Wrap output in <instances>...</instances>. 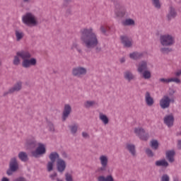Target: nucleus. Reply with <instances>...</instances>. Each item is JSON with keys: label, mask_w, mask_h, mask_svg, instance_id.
Segmentation results:
<instances>
[{"label": "nucleus", "mask_w": 181, "mask_h": 181, "mask_svg": "<svg viewBox=\"0 0 181 181\" xmlns=\"http://www.w3.org/2000/svg\"><path fill=\"white\" fill-rule=\"evenodd\" d=\"M126 149L129 151V153H131L132 156H135V155H136V150H135V145L127 144L126 145Z\"/></svg>", "instance_id": "obj_26"}, {"label": "nucleus", "mask_w": 181, "mask_h": 181, "mask_svg": "<svg viewBox=\"0 0 181 181\" xmlns=\"http://www.w3.org/2000/svg\"><path fill=\"white\" fill-rule=\"evenodd\" d=\"M110 2H112L113 5H117V4H119V0H109Z\"/></svg>", "instance_id": "obj_54"}, {"label": "nucleus", "mask_w": 181, "mask_h": 181, "mask_svg": "<svg viewBox=\"0 0 181 181\" xmlns=\"http://www.w3.org/2000/svg\"><path fill=\"white\" fill-rule=\"evenodd\" d=\"M47 127H48L49 131H50L51 132H54L55 128H54V124H53V122L47 120Z\"/></svg>", "instance_id": "obj_39"}, {"label": "nucleus", "mask_w": 181, "mask_h": 181, "mask_svg": "<svg viewBox=\"0 0 181 181\" xmlns=\"http://www.w3.org/2000/svg\"><path fill=\"white\" fill-rule=\"evenodd\" d=\"M66 168H67V164L66 161L63 159H58L57 161V170L59 173L63 174L64 170H66Z\"/></svg>", "instance_id": "obj_14"}, {"label": "nucleus", "mask_w": 181, "mask_h": 181, "mask_svg": "<svg viewBox=\"0 0 181 181\" xmlns=\"http://www.w3.org/2000/svg\"><path fill=\"white\" fill-rule=\"evenodd\" d=\"M60 156L59 155V153L57 152H52L49 155V159L50 161H49L47 164V172H52L53 170V168L54 166V163H56V160H59Z\"/></svg>", "instance_id": "obj_6"}, {"label": "nucleus", "mask_w": 181, "mask_h": 181, "mask_svg": "<svg viewBox=\"0 0 181 181\" xmlns=\"http://www.w3.org/2000/svg\"><path fill=\"white\" fill-rule=\"evenodd\" d=\"M146 70H148V63L146 61H142L139 64L137 71L142 74Z\"/></svg>", "instance_id": "obj_21"}, {"label": "nucleus", "mask_w": 181, "mask_h": 181, "mask_svg": "<svg viewBox=\"0 0 181 181\" xmlns=\"http://www.w3.org/2000/svg\"><path fill=\"white\" fill-rule=\"evenodd\" d=\"M70 114H71V106L69 104L64 105V110L62 112V119L64 122L69 118Z\"/></svg>", "instance_id": "obj_16"}, {"label": "nucleus", "mask_w": 181, "mask_h": 181, "mask_svg": "<svg viewBox=\"0 0 181 181\" xmlns=\"http://www.w3.org/2000/svg\"><path fill=\"white\" fill-rule=\"evenodd\" d=\"M25 52L26 50H21L16 52V55L14 56V59L13 60L14 66H19V64H21V59L23 61V59L28 57V54H26ZM19 57L21 59H19Z\"/></svg>", "instance_id": "obj_9"}, {"label": "nucleus", "mask_w": 181, "mask_h": 181, "mask_svg": "<svg viewBox=\"0 0 181 181\" xmlns=\"http://www.w3.org/2000/svg\"><path fill=\"white\" fill-rule=\"evenodd\" d=\"M155 165L156 166H163V168H168V166H169V163H168L165 159H163L156 161Z\"/></svg>", "instance_id": "obj_28"}, {"label": "nucleus", "mask_w": 181, "mask_h": 181, "mask_svg": "<svg viewBox=\"0 0 181 181\" xmlns=\"http://www.w3.org/2000/svg\"><path fill=\"white\" fill-rule=\"evenodd\" d=\"M169 180H170V178L169 177V175L168 174H164L161 177L160 181H169Z\"/></svg>", "instance_id": "obj_46"}, {"label": "nucleus", "mask_w": 181, "mask_h": 181, "mask_svg": "<svg viewBox=\"0 0 181 181\" xmlns=\"http://www.w3.org/2000/svg\"><path fill=\"white\" fill-rule=\"evenodd\" d=\"M99 160H100V165H102V166L98 169V172H105L108 166V157L103 155L100 156Z\"/></svg>", "instance_id": "obj_13"}, {"label": "nucleus", "mask_w": 181, "mask_h": 181, "mask_svg": "<svg viewBox=\"0 0 181 181\" xmlns=\"http://www.w3.org/2000/svg\"><path fill=\"white\" fill-rule=\"evenodd\" d=\"M134 134H136L141 141H148V139H149V133L146 132L145 129L142 127L134 128Z\"/></svg>", "instance_id": "obj_8"}, {"label": "nucleus", "mask_w": 181, "mask_h": 181, "mask_svg": "<svg viewBox=\"0 0 181 181\" xmlns=\"http://www.w3.org/2000/svg\"><path fill=\"white\" fill-rule=\"evenodd\" d=\"M8 94H13V92L11 91V88L8 89V91L4 93L3 97H6V95H8Z\"/></svg>", "instance_id": "obj_50"}, {"label": "nucleus", "mask_w": 181, "mask_h": 181, "mask_svg": "<svg viewBox=\"0 0 181 181\" xmlns=\"http://www.w3.org/2000/svg\"><path fill=\"white\" fill-rule=\"evenodd\" d=\"M176 152L175 150H169L165 152V158L170 162V163H173L175 162V156Z\"/></svg>", "instance_id": "obj_19"}, {"label": "nucleus", "mask_w": 181, "mask_h": 181, "mask_svg": "<svg viewBox=\"0 0 181 181\" xmlns=\"http://www.w3.org/2000/svg\"><path fill=\"white\" fill-rule=\"evenodd\" d=\"M129 57L133 60H139V59H142L144 57V53L134 52L129 54Z\"/></svg>", "instance_id": "obj_25"}, {"label": "nucleus", "mask_w": 181, "mask_h": 181, "mask_svg": "<svg viewBox=\"0 0 181 181\" xmlns=\"http://www.w3.org/2000/svg\"><path fill=\"white\" fill-rule=\"evenodd\" d=\"M19 170V163L16 157H13L8 163V168L6 170L7 176H12L13 173H16Z\"/></svg>", "instance_id": "obj_3"}, {"label": "nucleus", "mask_w": 181, "mask_h": 181, "mask_svg": "<svg viewBox=\"0 0 181 181\" xmlns=\"http://www.w3.org/2000/svg\"><path fill=\"white\" fill-rule=\"evenodd\" d=\"M87 74V69L83 66H76L72 69V75L74 77H83Z\"/></svg>", "instance_id": "obj_10"}, {"label": "nucleus", "mask_w": 181, "mask_h": 181, "mask_svg": "<svg viewBox=\"0 0 181 181\" xmlns=\"http://www.w3.org/2000/svg\"><path fill=\"white\" fill-rule=\"evenodd\" d=\"M160 52H161L163 54H169V53L173 52V49L170 47H162L160 49Z\"/></svg>", "instance_id": "obj_33"}, {"label": "nucleus", "mask_w": 181, "mask_h": 181, "mask_svg": "<svg viewBox=\"0 0 181 181\" xmlns=\"http://www.w3.org/2000/svg\"><path fill=\"white\" fill-rule=\"evenodd\" d=\"M163 123L168 128H172L175 125V116H173V114L166 115L163 118Z\"/></svg>", "instance_id": "obj_12"}, {"label": "nucleus", "mask_w": 181, "mask_h": 181, "mask_svg": "<svg viewBox=\"0 0 181 181\" xmlns=\"http://www.w3.org/2000/svg\"><path fill=\"white\" fill-rule=\"evenodd\" d=\"M71 50H74V49H76V50H77V52L80 53V54H83V50L80 47V45L77 44V42H74L71 47Z\"/></svg>", "instance_id": "obj_32"}, {"label": "nucleus", "mask_w": 181, "mask_h": 181, "mask_svg": "<svg viewBox=\"0 0 181 181\" xmlns=\"http://www.w3.org/2000/svg\"><path fill=\"white\" fill-rule=\"evenodd\" d=\"M99 119H100V121H102V122H103L104 125H107L108 122H110V119H108V117H107V115L103 113H100Z\"/></svg>", "instance_id": "obj_31"}, {"label": "nucleus", "mask_w": 181, "mask_h": 181, "mask_svg": "<svg viewBox=\"0 0 181 181\" xmlns=\"http://www.w3.org/2000/svg\"><path fill=\"white\" fill-rule=\"evenodd\" d=\"M95 104V101L94 100H87L83 105L85 108H90V107H93Z\"/></svg>", "instance_id": "obj_37"}, {"label": "nucleus", "mask_w": 181, "mask_h": 181, "mask_svg": "<svg viewBox=\"0 0 181 181\" xmlns=\"http://www.w3.org/2000/svg\"><path fill=\"white\" fill-rule=\"evenodd\" d=\"M108 30V27L107 25H101L100 27V31L102 35H107V32Z\"/></svg>", "instance_id": "obj_40"}, {"label": "nucleus", "mask_w": 181, "mask_h": 181, "mask_svg": "<svg viewBox=\"0 0 181 181\" xmlns=\"http://www.w3.org/2000/svg\"><path fill=\"white\" fill-rule=\"evenodd\" d=\"M105 181H114V177L112 175H107L105 177Z\"/></svg>", "instance_id": "obj_47"}, {"label": "nucleus", "mask_w": 181, "mask_h": 181, "mask_svg": "<svg viewBox=\"0 0 181 181\" xmlns=\"http://www.w3.org/2000/svg\"><path fill=\"white\" fill-rule=\"evenodd\" d=\"M176 16H177V12L176 11V9L173 6H170L169 7L168 13L166 16L168 21H170L171 19H175Z\"/></svg>", "instance_id": "obj_18"}, {"label": "nucleus", "mask_w": 181, "mask_h": 181, "mask_svg": "<svg viewBox=\"0 0 181 181\" xmlns=\"http://www.w3.org/2000/svg\"><path fill=\"white\" fill-rule=\"evenodd\" d=\"M142 74H143V77H144V78H145V80H148V78H151V71H148V69H146V71H144L142 72Z\"/></svg>", "instance_id": "obj_38"}, {"label": "nucleus", "mask_w": 181, "mask_h": 181, "mask_svg": "<svg viewBox=\"0 0 181 181\" xmlns=\"http://www.w3.org/2000/svg\"><path fill=\"white\" fill-rule=\"evenodd\" d=\"M57 177V173L54 172L52 174H51L49 175L50 179H52V180H54V177Z\"/></svg>", "instance_id": "obj_49"}, {"label": "nucleus", "mask_w": 181, "mask_h": 181, "mask_svg": "<svg viewBox=\"0 0 181 181\" xmlns=\"http://www.w3.org/2000/svg\"><path fill=\"white\" fill-rule=\"evenodd\" d=\"M146 153L148 158H153L155 156V153H153L151 148H146Z\"/></svg>", "instance_id": "obj_41"}, {"label": "nucleus", "mask_w": 181, "mask_h": 181, "mask_svg": "<svg viewBox=\"0 0 181 181\" xmlns=\"http://www.w3.org/2000/svg\"><path fill=\"white\" fill-rule=\"evenodd\" d=\"M80 39L86 49H95V53H101L103 48L98 46V37L93 28H83L80 30Z\"/></svg>", "instance_id": "obj_1"}, {"label": "nucleus", "mask_w": 181, "mask_h": 181, "mask_svg": "<svg viewBox=\"0 0 181 181\" xmlns=\"http://www.w3.org/2000/svg\"><path fill=\"white\" fill-rule=\"evenodd\" d=\"M170 83H175L176 84H180L181 81L179 78H170Z\"/></svg>", "instance_id": "obj_42"}, {"label": "nucleus", "mask_w": 181, "mask_h": 181, "mask_svg": "<svg viewBox=\"0 0 181 181\" xmlns=\"http://www.w3.org/2000/svg\"><path fill=\"white\" fill-rule=\"evenodd\" d=\"M124 78L129 82L135 78V76H134V74L131 71L127 70L124 72Z\"/></svg>", "instance_id": "obj_23"}, {"label": "nucleus", "mask_w": 181, "mask_h": 181, "mask_svg": "<svg viewBox=\"0 0 181 181\" xmlns=\"http://www.w3.org/2000/svg\"><path fill=\"white\" fill-rule=\"evenodd\" d=\"M160 43L162 46H173L175 37L169 34L162 35L160 36Z\"/></svg>", "instance_id": "obj_5"}, {"label": "nucleus", "mask_w": 181, "mask_h": 181, "mask_svg": "<svg viewBox=\"0 0 181 181\" xmlns=\"http://www.w3.org/2000/svg\"><path fill=\"white\" fill-rule=\"evenodd\" d=\"M31 153L34 158H37L39 155H45V153H46V147L45 146V144L42 143L38 144V147L35 151H32Z\"/></svg>", "instance_id": "obj_11"}, {"label": "nucleus", "mask_w": 181, "mask_h": 181, "mask_svg": "<svg viewBox=\"0 0 181 181\" xmlns=\"http://www.w3.org/2000/svg\"><path fill=\"white\" fill-rule=\"evenodd\" d=\"M15 35L17 42L22 40V39H23V36H25V33H23L21 30H15Z\"/></svg>", "instance_id": "obj_30"}, {"label": "nucleus", "mask_w": 181, "mask_h": 181, "mask_svg": "<svg viewBox=\"0 0 181 181\" xmlns=\"http://www.w3.org/2000/svg\"><path fill=\"white\" fill-rule=\"evenodd\" d=\"M65 180L66 181H73V176L71 175L69 173L65 174Z\"/></svg>", "instance_id": "obj_44"}, {"label": "nucleus", "mask_w": 181, "mask_h": 181, "mask_svg": "<svg viewBox=\"0 0 181 181\" xmlns=\"http://www.w3.org/2000/svg\"><path fill=\"white\" fill-rule=\"evenodd\" d=\"M13 181H28V180H26V178H25V177H19Z\"/></svg>", "instance_id": "obj_51"}, {"label": "nucleus", "mask_w": 181, "mask_h": 181, "mask_svg": "<svg viewBox=\"0 0 181 181\" xmlns=\"http://www.w3.org/2000/svg\"><path fill=\"white\" fill-rule=\"evenodd\" d=\"M27 145H28V146L30 148H36L37 146V141H36V139L33 137L32 139H28L27 140Z\"/></svg>", "instance_id": "obj_29"}, {"label": "nucleus", "mask_w": 181, "mask_h": 181, "mask_svg": "<svg viewBox=\"0 0 181 181\" xmlns=\"http://www.w3.org/2000/svg\"><path fill=\"white\" fill-rule=\"evenodd\" d=\"M1 181H9V178L6 177H4L2 179H1Z\"/></svg>", "instance_id": "obj_58"}, {"label": "nucleus", "mask_w": 181, "mask_h": 181, "mask_svg": "<svg viewBox=\"0 0 181 181\" xmlns=\"http://www.w3.org/2000/svg\"><path fill=\"white\" fill-rule=\"evenodd\" d=\"M115 6V15L116 18H124L127 13V9L125 8V6L122 4L121 3H117V4H114Z\"/></svg>", "instance_id": "obj_7"}, {"label": "nucleus", "mask_w": 181, "mask_h": 181, "mask_svg": "<svg viewBox=\"0 0 181 181\" xmlns=\"http://www.w3.org/2000/svg\"><path fill=\"white\" fill-rule=\"evenodd\" d=\"M82 136L83 138H90V135H88V133L84 132H82Z\"/></svg>", "instance_id": "obj_53"}, {"label": "nucleus", "mask_w": 181, "mask_h": 181, "mask_svg": "<svg viewBox=\"0 0 181 181\" xmlns=\"http://www.w3.org/2000/svg\"><path fill=\"white\" fill-rule=\"evenodd\" d=\"M159 81H160V83H164V84H168V83H170V78L168 79L165 78H161L159 79Z\"/></svg>", "instance_id": "obj_45"}, {"label": "nucleus", "mask_w": 181, "mask_h": 181, "mask_svg": "<svg viewBox=\"0 0 181 181\" xmlns=\"http://www.w3.org/2000/svg\"><path fill=\"white\" fill-rule=\"evenodd\" d=\"M73 2V0H64L63 1V6L64 8L69 7V5H70Z\"/></svg>", "instance_id": "obj_43"}, {"label": "nucleus", "mask_w": 181, "mask_h": 181, "mask_svg": "<svg viewBox=\"0 0 181 181\" xmlns=\"http://www.w3.org/2000/svg\"><path fill=\"white\" fill-rule=\"evenodd\" d=\"M145 101L146 105L148 107H152L153 104L155 103V101L153 100V98L151 96V93L146 92L145 94Z\"/></svg>", "instance_id": "obj_20"}, {"label": "nucleus", "mask_w": 181, "mask_h": 181, "mask_svg": "<svg viewBox=\"0 0 181 181\" xmlns=\"http://www.w3.org/2000/svg\"><path fill=\"white\" fill-rule=\"evenodd\" d=\"M151 4L153 6H155L156 9H160L162 4H160V0H151Z\"/></svg>", "instance_id": "obj_34"}, {"label": "nucleus", "mask_w": 181, "mask_h": 181, "mask_svg": "<svg viewBox=\"0 0 181 181\" xmlns=\"http://www.w3.org/2000/svg\"><path fill=\"white\" fill-rule=\"evenodd\" d=\"M62 158H64V159H66V158H69L66 152H62Z\"/></svg>", "instance_id": "obj_56"}, {"label": "nucleus", "mask_w": 181, "mask_h": 181, "mask_svg": "<svg viewBox=\"0 0 181 181\" xmlns=\"http://www.w3.org/2000/svg\"><path fill=\"white\" fill-rule=\"evenodd\" d=\"M71 8H69L66 9V12H65V16H70V15H71Z\"/></svg>", "instance_id": "obj_48"}, {"label": "nucleus", "mask_w": 181, "mask_h": 181, "mask_svg": "<svg viewBox=\"0 0 181 181\" xmlns=\"http://www.w3.org/2000/svg\"><path fill=\"white\" fill-rule=\"evenodd\" d=\"M98 181H105V177L104 175H100L98 177Z\"/></svg>", "instance_id": "obj_52"}, {"label": "nucleus", "mask_w": 181, "mask_h": 181, "mask_svg": "<svg viewBox=\"0 0 181 181\" xmlns=\"http://www.w3.org/2000/svg\"><path fill=\"white\" fill-rule=\"evenodd\" d=\"M18 156L21 162H28V160H29V157L28 156V153L26 152L21 151Z\"/></svg>", "instance_id": "obj_27"}, {"label": "nucleus", "mask_w": 181, "mask_h": 181, "mask_svg": "<svg viewBox=\"0 0 181 181\" xmlns=\"http://www.w3.org/2000/svg\"><path fill=\"white\" fill-rule=\"evenodd\" d=\"M69 128L71 129V132L73 135L77 134V129H78V125L74 124L73 125L69 126Z\"/></svg>", "instance_id": "obj_36"}, {"label": "nucleus", "mask_w": 181, "mask_h": 181, "mask_svg": "<svg viewBox=\"0 0 181 181\" xmlns=\"http://www.w3.org/2000/svg\"><path fill=\"white\" fill-rule=\"evenodd\" d=\"M170 103H175V99H173V98H170Z\"/></svg>", "instance_id": "obj_61"}, {"label": "nucleus", "mask_w": 181, "mask_h": 181, "mask_svg": "<svg viewBox=\"0 0 181 181\" xmlns=\"http://www.w3.org/2000/svg\"><path fill=\"white\" fill-rule=\"evenodd\" d=\"M181 135V132H177V136H180Z\"/></svg>", "instance_id": "obj_60"}, {"label": "nucleus", "mask_w": 181, "mask_h": 181, "mask_svg": "<svg viewBox=\"0 0 181 181\" xmlns=\"http://www.w3.org/2000/svg\"><path fill=\"white\" fill-rule=\"evenodd\" d=\"M27 57L24 58L22 62V67L24 69H30L32 66H36L37 64V60L35 58H32V54L29 51L25 50Z\"/></svg>", "instance_id": "obj_4"}, {"label": "nucleus", "mask_w": 181, "mask_h": 181, "mask_svg": "<svg viewBox=\"0 0 181 181\" xmlns=\"http://www.w3.org/2000/svg\"><path fill=\"white\" fill-rule=\"evenodd\" d=\"M174 93H175V90H173V93H170L169 95H173Z\"/></svg>", "instance_id": "obj_62"}, {"label": "nucleus", "mask_w": 181, "mask_h": 181, "mask_svg": "<svg viewBox=\"0 0 181 181\" xmlns=\"http://www.w3.org/2000/svg\"><path fill=\"white\" fill-rule=\"evenodd\" d=\"M120 63H125V58H122L120 59Z\"/></svg>", "instance_id": "obj_59"}, {"label": "nucleus", "mask_w": 181, "mask_h": 181, "mask_svg": "<svg viewBox=\"0 0 181 181\" xmlns=\"http://www.w3.org/2000/svg\"><path fill=\"white\" fill-rule=\"evenodd\" d=\"M160 107L163 110H166V108H169V107H170V98H169L168 95H164L160 100Z\"/></svg>", "instance_id": "obj_15"}, {"label": "nucleus", "mask_w": 181, "mask_h": 181, "mask_svg": "<svg viewBox=\"0 0 181 181\" xmlns=\"http://www.w3.org/2000/svg\"><path fill=\"white\" fill-rule=\"evenodd\" d=\"M22 22L24 25L29 27L37 26L39 25V22L37 21L36 16H35L32 13H26L23 16Z\"/></svg>", "instance_id": "obj_2"}, {"label": "nucleus", "mask_w": 181, "mask_h": 181, "mask_svg": "<svg viewBox=\"0 0 181 181\" xmlns=\"http://www.w3.org/2000/svg\"><path fill=\"white\" fill-rule=\"evenodd\" d=\"M151 147L152 148V149L157 151V149L159 148V142L158 141V140H152L151 141Z\"/></svg>", "instance_id": "obj_35"}, {"label": "nucleus", "mask_w": 181, "mask_h": 181, "mask_svg": "<svg viewBox=\"0 0 181 181\" xmlns=\"http://www.w3.org/2000/svg\"><path fill=\"white\" fill-rule=\"evenodd\" d=\"M122 26H135V21L132 18H126L122 21Z\"/></svg>", "instance_id": "obj_24"}, {"label": "nucleus", "mask_w": 181, "mask_h": 181, "mask_svg": "<svg viewBox=\"0 0 181 181\" xmlns=\"http://www.w3.org/2000/svg\"><path fill=\"white\" fill-rule=\"evenodd\" d=\"M120 39L124 47H132V39L126 35L121 36Z\"/></svg>", "instance_id": "obj_17"}, {"label": "nucleus", "mask_w": 181, "mask_h": 181, "mask_svg": "<svg viewBox=\"0 0 181 181\" xmlns=\"http://www.w3.org/2000/svg\"><path fill=\"white\" fill-rule=\"evenodd\" d=\"M31 1L32 0H23V2H24L25 4H30Z\"/></svg>", "instance_id": "obj_57"}, {"label": "nucleus", "mask_w": 181, "mask_h": 181, "mask_svg": "<svg viewBox=\"0 0 181 181\" xmlns=\"http://www.w3.org/2000/svg\"><path fill=\"white\" fill-rule=\"evenodd\" d=\"M177 149L181 151V140L177 141Z\"/></svg>", "instance_id": "obj_55"}, {"label": "nucleus", "mask_w": 181, "mask_h": 181, "mask_svg": "<svg viewBox=\"0 0 181 181\" xmlns=\"http://www.w3.org/2000/svg\"><path fill=\"white\" fill-rule=\"evenodd\" d=\"M11 93H18L22 90V81H18L13 87L10 88Z\"/></svg>", "instance_id": "obj_22"}]
</instances>
